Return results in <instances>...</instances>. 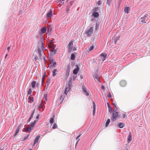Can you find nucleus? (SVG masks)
<instances>
[{
  "mask_svg": "<svg viewBox=\"0 0 150 150\" xmlns=\"http://www.w3.org/2000/svg\"><path fill=\"white\" fill-rule=\"evenodd\" d=\"M117 110L114 109V112L113 113H112V117H111V120L113 121H115L116 120V118L119 117L118 115V112L117 111Z\"/></svg>",
  "mask_w": 150,
  "mask_h": 150,
  "instance_id": "f257e3e1",
  "label": "nucleus"
},
{
  "mask_svg": "<svg viewBox=\"0 0 150 150\" xmlns=\"http://www.w3.org/2000/svg\"><path fill=\"white\" fill-rule=\"evenodd\" d=\"M93 27H91L86 31L85 33L87 35V36L88 37H90L91 36V35L93 33Z\"/></svg>",
  "mask_w": 150,
  "mask_h": 150,
  "instance_id": "f03ea898",
  "label": "nucleus"
},
{
  "mask_svg": "<svg viewBox=\"0 0 150 150\" xmlns=\"http://www.w3.org/2000/svg\"><path fill=\"white\" fill-rule=\"evenodd\" d=\"M40 42L41 43V49L43 50V53H44V39L43 38V36H41L40 38Z\"/></svg>",
  "mask_w": 150,
  "mask_h": 150,
  "instance_id": "7ed1b4c3",
  "label": "nucleus"
},
{
  "mask_svg": "<svg viewBox=\"0 0 150 150\" xmlns=\"http://www.w3.org/2000/svg\"><path fill=\"white\" fill-rule=\"evenodd\" d=\"M80 66L79 64V66L78 65H76V68H75L73 71V73L74 74L76 75L77 74L78 72L79 71V66Z\"/></svg>",
  "mask_w": 150,
  "mask_h": 150,
  "instance_id": "20e7f679",
  "label": "nucleus"
},
{
  "mask_svg": "<svg viewBox=\"0 0 150 150\" xmlns=\"http://www.w3.org/2000/svg\"><path fill=\"white\" fill-rule=\"evenodd\" d=\"M21 124H20L18 125V127L15 130V133L13 136V137H15L17 135L19 132L21 128Z\"/></svg>",
  "mask_w": 150,
  "mask_h": 150,
  "instance_id": "39448f33",
  "label": "nucleus"
},
{
  "mask_svg": "<svg viewBox=\"0 0 150 150\" xmlns=\"http://www.w3.org/2000/svg\"><path fill=\"white\" fill-rule=\"evenodd\" d=\"M99 16V13L98 12H92L91 16H93L95 18H98Z\"/></svg>",
  "mask_w": 150,
  "mask_h": 150,
  "instance_id": "423d86ee",
  "label": "nucleus"
},
{
  "mask_svg": "<svg viewBox=\"0 0 150 150\" xmlns=\"http://www.w3.org/2000/svg\"><path fill=\"white\" fill-rule=\"evenodd\" d=\"M47 31V28L45 27H44L41 28L40 30L41 33H40L41 36L42 35V34L45 33Z\"/></svg>",
  "mask_w": 150,
  "mask_h": 150,
  "instance_id": "0eeeda50",
  "label": "nucleus"
},
{
  "mask_svg": "<svg viewBox=\"0 0 150 150\" xmlns=\"http://www.w3.org/2000/svg\"><path fill=\"white\" fill-rule=\"evenodd\" d=\"M93 76L95 79L97 80L99 83L101 82V81L99 79V78L98 77V74L97 73H95L93 75Z\"/></svg>",
  "mask_w": 150,
  "mask_h": 150,
  "instance_id": "6e6552de",
  "label": "nucleus"
},
{
  "mask_svg": "<svg viewBox=\"0 0 150 150\" xmlns=\"http://www.w3.org/2000/svg\"><path fill=\"white\" fill-rule=\"evenodd\" d=\"M148 16V14H146L143 17L141 18V19H142V20L141 21V22L144 23H146V21H145L146 18Z\"/></svg>",
  "mask_w": 150,
  "mask_h": 150,
  "instance_id": "1a4fd4ad",
  "label": "nucleus"
},
{
  "mask_svg": "<svg viewBox=\"0 0 150 150\" xmlns=\"http://www.w3.org/2000/svg\"><path fill=\"white\" fill-rule=\"evenodd\" d=\"M82 89L84 94L87 96H88L89 95V93L87 91L86 88L84 86V85L82 87Z\"/></svg>",
  "mask_w": 150,
  "mask_h": 150,
  "instance_id": "9d476101",
  "label": "nucleus"
},
{
  "mask_svg": "<svg viewBox=\"0 0 150 150\" xmlns=\"http://www.w3.org/2000/svg\"><path fill=\"white\" fill-rule=\"evenodd\" d=\"M107 54L105 53H102L101 54L100 56L101 58H102V59L103 61H104L106 59Z\"/></svg>",
  "mask_w": 150,
  "mask_h": 150,
  "instance_id": "9b49d317",
  "label": "nucleus"
},
{
  "mask_svg": "<svg viewBox=\"0 0 150 150\" xmlns=\"http://www.w3.org/2000/svg\"><path fill=\"white\" fill-rule=\"evenodd\" d=\"M52 15V11L51 10H50L47 14V17L49 18H50Z\"/></svg>",
  "mask_w": 150,
  "mask_h": 150,
  "instance_id": "f8f14e48",
  "label": "nucleus"
},
{
  "mask_svg": "<svg viewBox=\"0 0 150 150\" xmlns=\"http://www.w3.org/2000/svg\"><path fill=\"white\" fill-rule=\"evenodd\" d=\"M120 84L121 86L123 87L126 86L127 83L125 81L122 80L120 81Z\"/></svg>",
  "mask_w": 150,
  "mask_h": 150,
  "instance_id": "ddd939ff",
  "label": "nucleus"
},
{
  "mask_svg": "<svg viewBox=\"0 0 150 150\" xmlns=\"http://www.w3.org/2000/svg\"><path fill=\"white\" fill-rule=\"evenodd\" d=\"M132 140V135L131 132H129V135L127 137V142L128 143L130 142Z\"/></svg>",
  "mask_w": 150,
  "mask_h": 150,
  "instance_id": "4468645a",
  "label": "nucleus"
},
{
  "mask_svg": "<svg viewBox=\"0 0 150 150\" xmlns=\"http://www.w3.org/2000/svg\"><path fill=\"white\" fill-rule=\"evenodd\" d=\"M40 135L37 136L35 138L33 146H34L38 142V140L40 138Z\"/></svg>",
  "mask_w": 150,
  "mask_h": 150,
  "instance_id": "2eb2a0df",
  "label": "nucleus"
},
{
  "mask_svg": "<svg viewBox=\"0 0 150 150\" xmlns=\"http://www.w3.org/2000/svg\"><path fill=\"white\" fill-rule=\"evenodd\" d=\"M73 41L74 40H72L69 42L68 44V48H73Z\"/></svg>",
  "mask_w": 150,
  "mask_h": 150,
  "instance_id": "dca6fc26",
  "label": "nucleus"
},
{
  "mask_svg": "<svg viewBox=\"0 0 150 150\" xmlns=\"http://www.w3.org/2000/svg\"><path fill=\"white\" fill-rule=\"evenodd\" d=\"M99 23H100L99 21L97 22L96 23L95 29V31H97L98 29L99 26Z\"/></svg>",
  "mask_w": 150,
  "mask_h": 150,
  "instance_id": "f3484780",
  "label": "nucleus"
},
{
  "mask_svg": "<svg viewBox=\"0 0 150 150\" xmlns=\"http://www.w3.org/2000/svg\"><path fill=\"white\" fill-rule=\"evenodd\" d=\"M71 89L69 88L66 87L65 88V90L64 91V93L65 94L66 96H67V93L69 91L71 90Z\"/></svg>",
  "mask_w": 150,
  "mask_h": 150,
  "instance_id": "a211bd4d",
  "label": "nucleus"
},
{
  "mask_svg": "<svg viewBox=\"0 0 150 150\" xmlns=\"http://www.w3.org/2000/svg\"><path fill=\"white\" fill-rule=\"evenodd\" d=\"M99 10V8L98 7H95L93 8L92 9V12H98Z\"/></svg>",
  "mask_w": 150,
  "mask_h": 150,
  "instance_id": "6ab92c4d",
  "label": "nucleus"
},
{
  "mask_svg": "<svg viewBox=\"0 0 150 150\" xmlns=\"http://www.w3.org/2000/svg\"><path fill=\"white\" fill-rule=\"evenodd\" d=\"M125 125V124L122 122H120L118 124V126L120 128H123Z\"/></svg>",
  "mask_w": 150,
  "mask_h": 150,
  "instance_id": "aec40b11",
  "label": "nucleus"
},
{
  "mask_svg": "<svg viewBox=\"0 0 150 150\" xmlns=\"http://www.w3.org/2000/svg\"><path fill=\"white\" fill-rule=\"evenodd\" d=\"M129 7L128 6H127L125 8L124 11L126 13L128 14L129 13Z\"/></svg>",
  "mask_w": 150,
  "mask_h": 150,
  "instance_id": "412c9836",
  "label": "nucleus"
},
{
  "mask_svg": "<svg viewBox=\"0 0 150 150\" xmlns=\"http://www.w3.org/2000/svg\"><path fill=\"white\" fill-rule=\"evenodd\" d=\"M36 82L35 81H33L31 83V86L32 88H34L35 87Z\"/></svg>",
  "mask_w": 150,
  "mask_h": 150,
  "instance_id": "4be33fe9",
  "label": "nucleus"
},
{
  "mask_svg": "<svg viewBox=\"0 0 150 150\" xmlns=\"http://www.w3.org/2000/svg\"><path fill=\"white\" fill-rule=\"evenodd\" d=\"M70 64H69L67 67L66 72H70Z\"/></svg>",
  "mask_w": 150,
  "mask_h": 150,
  "instance_id": "5701e85b",
  "label": "nucleus"
},
{
  "mask_svg": "<svg viewBox=\"0 0 150 150\" xmlns=\"http://www.w3.org/2000/svg\"><path fill=\"white\" fill-rule=\"evenodd\" d=\"M54 116H55V115H53V117L51 118L50 119V122L51 125H52V124H53V123L54 122Z\"/></svg>",
  "mask_w": 150,
  "mask_h": 150,
  "instance_id": "b1692460",
  "label": "nucleus"
},
{
  "mask_svg": "<svg viewBox=\"0 0 150 150\" xmlns=\"http://www.w3.org/2000/svg\"><path fill=\"white\" fill-rule=\"evenodd\" d=\"M57 51V49H56V50H52V51L50 53V54L51 55H54L56 53V52Z\"/></svg>",
  "mask_w": 150,
  "mask_h": 150,
  "instance_id": "393cba45",
  "label": "nucleus"
},
{
  "mask_svg": "<svg viewBox=\"0 0 150 150\" xmlns=\"http://www.w3.org/2000/svg\"><path fill=\"white\" fill-rule=\"evenodd\" d=\"M75 58V55L74 53L71 54L70 59L71 60H74Z\"/></svg>",
  "mask_w": 150,
  "mask_h": 150,
  "instance_id": "a878e982",
  "label": "nucleus"
},
{
  "mask_svg": "<svg viewBox=\"0 0 150 150\" xmlns=\"http://www.w3.org/2000/svg\"><path fill=\"white\" fill-rule=\"evenodd\" d=\"M25 130L30 132L31 131L32 128L31 127H26L25 129Z\"/></svg>",
  "mask_w": 150,
  "mask_h": 150,
  "instance_id": "bb28decb",
  "label": "nucleus"
},
{
  "mask_svg": "<svg viewBox=\"0 0 150 150\" xmlns=\"http://www.w3.org/2000/svg\"><path fill=\"white\" fill-rule=\"evenodd\" d=\"M110 120L109 119H108L106 122L105 125V127H107L108 126L109 124H110Z\"/></svg>",
  "mask_w": 150,
  "mask_h": 150,
  "instance_id": "cd10ccee",
  "label": "nucleus"
},
{
  "mask_svg": "<svg viewBox=\"0 0 150 150\" xmlns=\"http://www.w3.org/2000/svg\"><path fill=\"white\" fill-rule=\"evenodd\" d=\"M57 71V69H54L52 71V76H55L57 75L56 72Z\"/></svg>",
  "mask_w": 150,
  "mask_h": 150,
  "instance_id": "c85d7f7f",
  "label": "nucleus"
},
{
  "mask_svg": "<svg viewBox=\"0 0 150 150\" xmlns=\"http://www.w3.org/2000/svg\"><path fill=\"white\" fill-rule=\"evenodd\" d=\"M113 0H107L106 3L109 6L111 5V4L112 1Z\"/></svg>",
  "mask_w": 150,
  "mask_h": 150,
  "instance_id": "c756f323",
  "label": "nucleus"
},
{
  "mask_svg": "<svg viewBox=\"0 0 150 150\" xmlns=\"http://www.w3.org/2000/svg\"><path fill=\"white\" fill-rule=\"evenodd\" d=\"M37 122V120H35L33 122L31 123L30 126L31 127H33L36 123Z\"/></svg>",
  "mask_w": 150,
  "mask_h": 150,
  "instance_id": "7c9ffc66",
  "label": "nucleus"
},
{
  "mask_svg": "<svg viewBox=\"0 0 150 150\" xmlns=\"http://www.w3.org/2000/svg\"><path fill=\"white\" fill-rule=\"evenodd\" d=\"M51 64L50 65V66L52 67H56V62H54L52 63H51Z\"/></svg>",
  "mask_w": 150,
  "mask_h": 150,
  "instance_id": "2f4dec72",
  "label": "nucleus"
},
{
  "mask_svg": "<svg viewBox=\"0 0 150 150\" xmlns=\"http://www.w3.org/2000/svg\"><path fill=\"white\" fill-rule=\"evenodd\" d=\"M120 38V37L119 36L115 38L114 42L115 44L116 43V42L117 41L119 40Z\"/></svg>",
  "mask_w": 150,
  "mask_h": 150,
  "instance_id": "473e14b6",
  "label": "nucleus"
},
{
  "mask_svg": "<svg viewBox=\"0 0 150 150\" xmlns=\"http://www.w3.org/2000/svg\"><path fill=\"white\" fill-rule=\"evenodd\" d=\"M72 82L71 81H69L68 83V88H70L71 89V86H72Z\"/></svg>",
  "mask_w": 150,
  "mask_h": 150,
  "instance_id": "72a5a7b5",
  "label": "nucleus"
},
{
  "mask_svg": "<svg viewBox=\"0 0 150 150\" xmlns=\"http://www.w3.org/2000/svg\"><path fill=\"white\" fill-rule=\"evenodd\" d=\"M50 81H51L50 79L48 78L47 81H46V82L47 83V87L46 88V89H47L48 86V85H49V84L50 83Z\"/></svg>",
  "mask_w": 150,
  "mask_h": 150,
  "instance_id": "f704fd0d",
  "label": "nucleus"
},
{
  "mask_svg": "<svg viewBox=\"0 0 150 150\" xmlns=\"http://www.w3.org/2000/svg\"><path fill=\"white\" fill-rule=\"evenodd\" d=\"M40 48L41 49V48H39V47H38V52L39 55H42L41 54L42 51H41V50Z\"/></svg>",
  "mask_w": 150,
  "mask_h": 150,
  "instance_id": "c9c22d12",
  "label": "nucleus"
},
{
  "mask_svg": "<svg viewBox=\"0 0 150 150\" xmlns=\"http://www.w3.org/2000/svg\"><path fill=\"white\" fill-rule=\"evenodd\" d=\"M35 110L34 109L32 111V113L30 115V117L31 118H33V115H34V113L35 112Z\"/></svg>",
  "mask_w": 150,
  "mask_h": 150,
  "instance_id": "e433bc0d",
  "label": "nucleus"
},
{
  "mask_svg": "<svg viewBox=\"0 0 150 150\" xmlns=\"http://www.w3.org/2000/svg\"><path fill=\"white\" fill-rule=\"evenodd\" d=\"M95 18H94L93 16H91V21L92 22H96V19Z\"/></svg>",
  "mask_w": 150,
  "mask_h": 150,
  "instance_id": "4c0bfd02",
  "label": "nucleus"
},
{
  "mask_svg": "<svg viewBox=\"0 0 150 150\" xmlns=\"http://www.w3.org/2000/svg\"><path fill=\"white\" fill-rule=\"evenodd\" d=\"M30 96H29L28 98V99L29 100V101L31 102H33V97L31 99Z\"/></svg>",
  "mask_w": 150,
  "mask_h": 150,
  "instance_id": "58836bf2",
  "label": "nucleus"
},
{
  "mask_svg": "<svg viewBox=\"0 0 150 150\" xmlns=\"http://www.w3.org/2000/svg\"><path fill=\"white\" fill-rule=\"evenodd\" d=\"M93 110H96V104H95V102L94 101H93Z\"/></svg>",
  "mask_w": 150,
  "mask_h": 150,
  "instance_id": "ea45409f",
  "label": "nucleus"
},
{
  "mask_svg": "<svg viewBox=\"0 0 150 150\" xmlns=\"http://www.w3.org/2000/svg\"><path fill=\"white\" fill-rule=\"evenodd\" d=\"M32 90L31 88H30L28 91V95H30L32 93Z\"/></svg>",
  "mask_w": 150,
  "mask_h": 150,
  "instance_id": "a19ab883",
  "label": "nucleus"
},
{
  "mask_svg": "<svg viewBox=\"0 0 150 150\" xmlns=\"http://www.w3.org/2000/svg\"><path fill=\"white\" fill-rule=\"evenodd\" d=\"M94 47V45H92L91 47H90L88 48L89 51H91L93 50V49Z\"/></svg>",
  "mask_w": 150,
  "mask_h": 150,
  "instance_id": "79ce46f5",
  "label": "nucleus"
},
{
  "mask_svg": "<svg viewBox=\"0 0 150 150\" xmlns=\"http://www.w3.org/2000/svg\"><path fill=\"white\" fill-rule=\"evenodd\" d=\"M57 127V126L56 123H54L53 125L52 126V128L54 129L56 128Z\"/></svg>",
  "mask_w": 150,
  "mask_h": 150,
  "instance_id": "37998d69",
  "label": "nucleus"
},
{
  "mask_svg": "<svg viewBox=\"0 0 150 150\" xmlns=\"http://www.w3.org/2000/svg\"><path fill=\"white\" fill-rule=\"evenodd\" d=\"M112 105H113V106L115 108V110H117V109H117V108L116 106V104L115 103H112Z\"/></svg>",
  "mask_w": 150,
  "mask_h": 150,
  "instance_id": "c03bdc74",
  "label": "nucleus"
},
{
  "mask_svg": "<svg viewBox=\"0 0 150 150\" xmlns=\"http://www.w3.org/2000/svg\"><path fill=\"white\" fill-rule=\"evenodd\" d=\"M107 106L108 108L109 109H110L111 110V108H112V107L110 104L108 102H107Z\"/></svg>",
  "mask_w": 150,
  "mask_h": 150,
  "instance_id": "a18cd8bd",
  "label": "nucleus"
},
{
  "mask_svg": "<svg viewBox=\"0 0 150 150\" xmlns=\"http://www.w3.org/2000/svg\"><path fill=\"white\" fill-rule=\"evenodd\" d=\"M56 47V46L55 45H52L51 46V48L52 49V50H56L55 49V47Z\"/></svg>",
  "mask_w": 150,
  "mask_h": 150,
  "instance_id": "49530a36",
  "label": "nucleus"
},
{
  "mask_svg": "<svg viewBox=\"0 0 150 150\" xmlns=\"http://www.w3.org/2000/svg\"><path fill=\"white\" fill-rule=\"evenodd\" d=\"M63 1H60V0H59L58 1V2L59 3V4H60L61 5H63L64 4V2H62Z\"/></svg>",
  "mask_w": 150,
  "mask_h": 150,
  "instance_id": "de8ad7c7",
  "label": "nucleus"
},
{
  "mask_svg": "<svg viewBox=\"0 0 150 150\" xmlns=\"http://www.w3.org/2000/svg\"><path fill=\"white\" fill-rule=\"evenodd\" d=\"M47 94H45L44 95V97H43L44 98V99H46V100H47Z\"/></svg>",
  "mask_w": 150,
  "mask_h": 150,
  "instance_id": "09e8293b",
  "label": "nucleus"
},
{
  "mask_svg": "<svg viewBox=\"0 0 150 150\" xmlns=\"http://www.w3.org/2000/svg\"><path fill=\"white\" fill-rule=\"evenodd\" d=\"M45 80L43 79V76L42 77V82L41 83V86H42Z\"/></svg>",
  "mask_w": 150,
  "mask_h": 150,
  "instance_id": "8fccbe9b",
  "label": "nucleus"
},
{
  "mask_svg": "<svg viewBox=\"0 0 150 150\" xmlns=\"http://www.w3.org/2000/svg\"><path fill=\"white\" fill-rule=\"evenodd\" d=\"M34 59L35 61H36L38 59V57L36 55L34 57Z\"/></svg>",
  "mask_w": 150,
  "mask_h": 150,
  "instance_id": "3c124183",
  "label": "nucleus"
},
{
  "mask_svg": "<svg viewBox=\"0 0 150 150\" xmlns=\"http://www.w3.org/2000/svg\"><path fill=\"white\" fill-rule=\"evenodd\" d=\"M30 135V134H28L26 136H25L24 138V139H25V140H26L29 137V136Z\"/></svg>",
  "mask_w": 150,
  "mask_h": 150,
  "instance_id": "603ef678",
  "label": "nucleus"
},
{
  "mask_svg": "<svg viewBox=\"0 0 150 150\" xmlns=\"http://www.w3.org/2000/svg\"><path fill=\"white\" fill-rule=\"evenodd\" d=\"M49 132H50V130L48 129H47V130H46L43 132L44 133V132H45V134H46L47 133Z\"/></svg>",
  "mask_w": 150,
  "mask_h": 150,
  "instance_id": "864d4df0",
  "label": "nucleus"
},
{
  "mask_svg": "<svg viewBox=\"0 0 150 150\" xmlns=\"http://www.w3.org/2000/svg\"><path fill=\"white\" fill-rule=\"evenodd\" d=\"M109 111L110 113H111L112 112L113 113V112H114V110H112V108H111V110L110 109H109Z\"/></svg>",
  "mask_w": 150,
  "mask_h": 150,
  "instance_id": "5fc2aeb1",
  "label": "nucleus"
},
{
  "mask_svg": "<svg viewBox=\"0 0 150 150\" xmlns=\"http://www.w3.org/2000/svg\"><path fill=\"white\" fill-rule=\"evenodd\" d=\"M75 64V62H71V65L73 66L74 67Z\"/></svg>",
  "mask_w": 150,
  "mask_h": 150,
  "instance_id": "6e6d98bb",
  "label": "nucleus"
},
{
  "mask_svg": "<svg viewBox=\"0 0 150 150\" xmlns=\"http://www.w3.org/2000/svg\"><path fill=\"white\" fill-rule=\"evenodd\" d=\"M107 97L108 98H110L111 97V94L110 92L108 93V94L107 95Z\"/></svg>",
  "mask_w": 150,
  "mask_h": 150,
  "instance_id": "4d7b16f0",
  "label": "nucleus"
},
{
  "mask_svg": "<svg viewBox=\"0 0 150 150\" xmlns=\"http://www.w3.org/2000/svg\"><path fill=\"white\" fill-rule=\"evenodd\" d=\"M50 61L51 62V63H52L54 62V59L53 58H50Z\"/></svg>",
  "mask_w": 150,
  "mask_h": 150,
  "instance_id": "13d9d810",
  "label": "nucleus"
},
{
  "mask_svg": "<svg viewBox=\"0 0 150 150\" xmlns=\"http://www.w3.org/2000/svg\"><path fill=\"white\" fill-rule=\"evenodd\" d=\"M62 95H61L60 96V100H61V99L62 98V101H63L64 100V98H62Z\"/></svg>",
  "mask_w": 150,
  "mask_h": 150,
  "instance_id": "bf43d9fd",
  "label": "nucleus"
},
{
  "mask_svg": "<svg viewBox=\"0 0 150 150\" xmlns=\"http://www.w3.org/2000/svg\"><path fill=\"white\" fill-rule=\"evenodd\" d=\"M73 81H75L76 78V76L74 75L73 76Z\"/></svg>",
  "mask_w": 150,
  "mask_h": 150,
  "instance_id": "052dcab7",
  "label": "nucleus"
},
{
  "mask_svg": "<svg viewBox=\"0 0 150 150\" xmlns=\"http://www.w3.org/2000/svg\"><path fill=\"white\" fill-rule=\"evenodd\" d=\"M101 1L99 0L98 1L97 3L98 5H100L101 4Z\"/></svg>",
  "mask_w": 150,
  "mask_h": 150,
  "instance_id": "680f3d73",
  "label": "nucleus"
},
{
  "mask_svg": "<svg viewBox=\"0 0 150 150\" xmlns=\"http://www.w3.org/2000/svg\"><path fill=\"white\" fill-rule=\"evenodd\" d=\"M69 72H66V73L65 75V76L66 77H68L69 75Z\"/></svg>",
  "mask_w": 150,
  "mask_h": 150,
  "instance_id": "e2e57ef3",
  "label": "nucleus"
},
{
  "mask_svg": "<svg viewBox=\"0 0 150 150\" xmlns=\"http://www.w3.org/2000/svg\"><path fill=\"white\" fill-rule=\"evenodd\" d=\"M73 48L71 49L70 48H68V52H71Z\"/></svg>",
  "mask_w": 150,
  "mask_h": 150,
  "instance_id": "0e129e2a",
  "label": "nucleus"
},
{
  "mask_svg": "<svg viewBox=\"0 0 150 150\" xmlns=\"http://www.w3.org/2000/svg\"><path fill=\"white\" fill-rule=\"evenodd\" d=\"M74 1H72L70 2L69 3L70 4V6H71L72 5Z\"/></svg>",
  "mask_w": 150,
  "mask_h": 150,
  "instance_id": "69168bd1",
  "label": "nucleus"
},
{
  "mask_svg": "<svg viewBox=\"0 0 150 150\" xmlns=\"http://www.w3.org/2000/svg\"><path fill=\"white\" fill-rule=\"evenodd\" d=\"M39 58H40V60H42V55H39Z\"/></svg>",
  "mask_w": 150,
  "mask_h": 150,
  "instance_id": "338daca9",
  "label": "nucleus"
},
{
  "mask_svg": "<svg viewBox=\"0 0 150 150\" xmlns=\"http://www.w3.org/2000/svg\"><path fill=\"white\" fill-rule=\"evenodd\" d=\"M31 119H32V118L30 117L29 118V119H28V120L27 121V123H28V122H29L30 121Z\"/></svg>",
  "mask_w": 150,
  "mask_h": 150,
  "instance_id": "774afa93",
  "label": "nucleus"
}]
</instances>
